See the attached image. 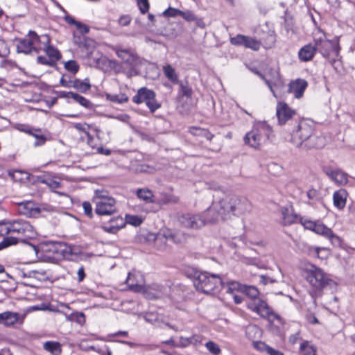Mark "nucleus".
<instances>
[{"instance_id":"obj_15","label":"nucleus","mask_w":355,"mask_h":355,"mask_svg":"<svg viewBox=\"0 0 355 355\" xmlns=\"http://www.w3.org/2000/svg\"><path fill=\"white\" fill-rule=\"evenodd\" d=\"M323 171L338 186H345L348 183L349 175L339 168L325 166L323 168Z\"/></svg>"},{"instance_id":"obj_61","label":"nucleus","mask_w":355,"mask_h":355,"mask_svg":"<svg viewBox=\"0 0 355 355\" xmlns=\"http://www.w3.org/2000/svg\"><path fill=\"white\" fill-rule=\"evenodd\" d=\"M83 207L84 209L85 214L88 216L89 218L92 217V207L90 202H84L83 203Z\"/></svg>"},{"instance_id":"obj_11","label":"nucleus","mask_w":355,"mask_h":355,"mask_svg":"<svg viewBox=\"0 0 355 355\" xmlns=\"http://www.w3.org/2000/svg\"><path fill=\"white\" fill-rule=\"evenodd\" d=\"M205 218L206 224L218 222L228 218L225 209L223 200L212 202L211 206L202 215Z\"/></svg>"},{"instance_id":"obj_40","label":"nucleus","mask_w":355,"mask_h":355,"mask_svg":"<svg viewBox=\"0 0 355 355\" xmlns=\"http://www.w3.org/2000/svg\"><path fill=\"white\" fill-rule=\"evenodd\" d=\"M242 292L250 297V300L259 299V292L257 288L252 286L244 285L242 287Z\"/></svg>"},{"instance_id":"obj_57","label":"nucleus","mask_w":355,"mask_h":355,"mask_svg":"<svg viewBox=\"0 0 355 355\" xmlns=\"http://www.w3.org/2000/svg\"><path fill=\"white\" fill-rule=\"evenodd\" d=\"M71 80L68 75L64 74L61 77L60 83L62 87L71 88Z\"/></svg>"},{"instance_id":"obj_53","label":"nucleus","mask_w":355,"mask_h":355,"mask_svg":"<svg viewBox=\"0 0 355 355\" xmlns=\"http://www.w3.org/2000/svg\"><path fill=\"white\" fill-rule=\"evenodd\" d=\"M253 347L258 351L261 352H266L267 354L268 349L269 348V345H266L264 342L262 341H254L252 343Z\"/></svg>"},{"instance_id":"obj_3","label":"nucleus","mask_w":355,"mask_h":355,"mask_svg":"<svg viewBox=\"0 0 355 355\" xmlns=\"http://www.w3.org/2000/svg\"><path fill=\"white\" fill-rule=\"evenodd\" d=\"M313 40L315 51H318L324 58L329 60L330 64L334 67L336 61L341 57L340 51V37H336L330 40L327 38L325 33L320 28H316L313 33Z\"/></svg>"},{"instance_id":"obj_13","label":"nucleus","mask_w":355,"mask_h":355,"mask_svg":"<svg viewBox=\"0 0 355 355\" xmlns=\"http://www.w3.org/2000/svg\"><path fill=\"white\" fill-rule=\"evenodd\" d=\"M128 289L135 293H142L146 285L143 274L136 270L130 271L125 280Z\"/></svg>"},{"instance_id":"obj_18","label":"nucleus","mask_w":355,"mask_h":355,"mask_svg":"<svg viewBox=\"0 0 355 355\" xmlns=\"http://www.w3.org/2000/svg\"><path fill=\"white\" fill-rule=\"evenodd\" d=\"M308 86L307 82L304 79H296L288 85V92L293 94L296 98L303 96L305 89Z\"/></svg>"},{"instance_id":"obj_42","label":"nucleus","mask_w":355,"mask_h":355,"mask_svg":"<svg viewBox=\"0 0 355 355\" xmlns=\"http://www.w3.org/2000/svg\"><path fill=\"white\" fill-rule=\"evenodd\" d=\"M41 182L46 184L53 191L60 188L62 186L61 182L55 178H45Z\"/></svg>"},{"instance_id":"obj_45","label":"nucleus","mask_w":355,"mask_h":355,"mask_svg":"<svg viewBox=\"0 0 355 355\" xmlns=\"http://www.w3.org/2000/svg\"><path fill=\"white\" fill-rule=\"evenodd\" d=\"M197 341V336H192L190 338L180 337L178 345L182 347H185L189 346L190 344Z\"/></svg>"},{"instance_id":"obj_50","label":"nucleus","mask_w":355,"mask_h":355,"mask_svg":"<svg viewBox=\"0 0 355 355\" xmlns=\"http://www.w3.org/2000/svg\"><path fill=\"white\" fill-rule=\"evenodd\" d=\"M146 105L152 113H154L161 107V104L156 100V96H153L152 99L150 98V100L148 101Z\"/></svg>"},{"instance_id":"obj_16","label":"nucleus","mask_w":355,"mask_h":355,"mask_svg":"<svg viewBox=\"0 0 355 355\" xmlns=\"http://www.w3.org/2000/svg\"><path fill=\"white\" fill-rule=\"evenodd\" d=\"M295 114V110L290 107L286 103L282 101L277 103L276 107V116L279 125H284L286 122L291 120Z\"/></svg>"},{"instance_id":"obj_34","label":"nucleus","mask_w":355,"mask_h":355,"mask_svg":"<svg viewBox=\"0 0 355 355\" xmlns=\"http://www.w3.org/2000/svg\"><path fill=\"white\" fill-rule=\"evenodd\" d=\"M163 72L167 79L173 84L178 83V76L175 69L170 64H166L163 67Z\"/></svg>"},{"instance_id":"obj_30","label":"nucleus","mask_w":355,"mask_h":355,"mask_svg":"<svg viewBox=\"0 0 355 355\" xmlns=\"http://www.w3.org/2000/svg\"><path fill=\"white\" fill-rule=\"evenodd\" d=\"M300 355H317V347L306 340H302L299 347Z\"/></svg>"},{"instance_id":"obj_36","label":"nucleus","mask_w":355,"mask_h":355,"mask_svg":"<svg viewBox=\"0 0 355 355\" xmlns=\"http://www.w3.org/2000/svg\"><path fill=\"white\" fill-rule=\"evenodd\" d=\"M189 132L195 136L203 137L209 141L214 137L213 134L207 130L201 128L191 127L189 128Z\"/></svg>"},{"instance_id":"obj_48","label":"nucleus","mask_w":355,"mask_h":355,"mask_svg":"<svg viewBox=\"0 0 355 355\" xmlns=\"http://www.w3.org/2000/svg\"><path fill=\"white\" fill-rule=\"evenodd\" d=\"M107 98L112 102H116V103H125L128 101V98L124 94H122L121 96L116 95V94H115V95L107 94Z\"/></svg>"},{"instance_id":"obj_33","label":"nucleus","mask_w":355,"mask_h":355,"mask_svg":"<svg viewBox=\"0 0 355 355\" xmlns=\"http://www.w3.org/2000/svg\"><path fill=\"white\" fill-rule=\"evenodd\" d=\"M281 213L282 216V223L284 225H291L295 223L297 219L296 215L288 208L282 207L281 209Z\"/></svg>"},{"instance_id":"obj_8","label":"nucleus","mask_w":355,"mask_h":355,"mask_svg":"<svg viewBox=\"0 0 355 355\" xmlns=\"http://www.w3.org/2000/svg\"><path fill=\"white\" fill-rule=\"evenodd\" d=\"M227 217L231 215L240 216L248 211L250 207L249 201L245 198L238 196H226L223 198Z\"/></svg>"},{"instance_id":"obj_1","label":"nucleus","mask_w":355,"mask_h":355,"mask_svg":"<svg viewBox=\"0 0 355 355\" xmlns=\"http://www.w3.org/2000/svg\"><path fill=\"white\" fill-rule=\"evenodd\" d=\"M37 236L33 226L27 220L16 219L0 222V236L3 239L0 242V250L18 243L23 238L34 239Z\"/></svg>"},{"instance_id":"obj_59","label":"nucleus","mask_w":355,"mask_h":355,"mask_svg":"<svg viewBox=\"0 0 355 355\" xmlns=\"http://www.w3.org/2000/svg\"><path fill=\"white\" fill-rule=\"evenodd\" d=\"M76 27L80 31L81 35L87 33L89 31V27L87 25L84 24L80 21H78L77 24L76 25Z\"/></svg>"},{"instance_id":"obj_10","label":"nucleus","mask_w":355,"mask_h":355,"mask_svg":"<svg viewBox=\"0 0 355 355\" xmlns=\"http://www.w3.org/2000/svg\"><path fill=\"white\" fill-rule=\"evenodd\" d=\"M94 201L96 204L95 211L98 215H111L116 211L115 200L103 192L96 191Z\"/></svg>"},{"instance_id":"obj_22","label":"nucleus","mask_w":355,"mask_h":355,"mask_svg":"<svg viewBox=\"0 0 355 355\" xmlns=\"http://www.w3.org/2000/svg\"><path fill=\"white\" fill-rule=\"evenodd\" d=\"M32 42L34 53H38L40 51H44L48 44H50V38L46 35H38L35 32L32 31Z\"/></svg>"},{"instance_id":"obj_55","label":"nucleus","mask_w":355,"mask_h":355,"mask_svg":"<svg viewBox=\"0 0 355 355\" xmlns=\"http://www.w3.org/2000/svg\"><path fill=\"white\" fill-rule=\"evenodd\" d=\"M137 5L142 14L146 13L149 10L148 0H137Z\"/></svg>"},{"instance_id":"obj_44","label":"nucleus","mask_w":355,"mask_h":355,"mask_svg":"<svg viewBox=\"0 0 355 355\" xmlns=\"http://www.w3.org/2000/svg\"><path fill=\"white\" fill-rule=\"evenodd\" d=\"M64 68L73 74H76L79 70V65L74 60H69L65 62Z\"/></svg>"},{"instance_id":"obj_52","label":"nucleus","mask_w":355,"mask_h":355,"mask_svg":"<svg viewBox=\"0 0 355 355\" xmlns=\"http://www.w3.org/2000/svg\"><path fill=\"white\" fill-rule=\"evenodd\" d=\"M91 88L89 80L85 78L83 80H80L76 89L81 92H86Z\"/></svg>"},{"instance_id":"obj_39","label":"nucleus","mask_w":355,"mask_h":355,"mask_svg":"<svg viewBox=\"0 0 355 355\" xmlns=\"http://www.w3.org/2000/svg\"><path fill=\"white\" fill-rule=\"evenodd\" d=\"M73 42L79 47H84L88 49V47L94 42L93 40L85 37L84 35H76L73 34Z\"/></svg>"},{"instance_id":"obj_62","label":"nucleus","mask_w":355,"mask_h":355,"mask_svg":"<svg viewBox=\"0 0 355 355\" xmlns=\"http://www.w3.org/2000/svg\"><path fill=\"white\" fill-rule=\"evenodd\" d=\"M131 21V17L126 15H122L118 20L119 24L122 26H128Z\"/></svg>"},{"instance_id":"obj_43","label":"nucleus","mask_w":355,"mask_h":355,"mask_svg":"<svg viewBox=\"0 0 355 355\" xmlns=\"http://www.w3.org/2000/svg\"><path fill=\"white\" fill-rule=\"evenodd\" d=\"M246 35L238 34L234 37L230 39V43L235 46H245Z\"/></svg>"},{"instance_id":"obj_21","label":"nucleus","mask_w":355,"mask_h":355,"mask_svg":"<svg viewBox=\"0 0 355 355\" xmlns=\"http://www.w3.org/2000/svg\"><path fill=\"white\" fill-rule=\"evenodd\" d=\"M166 288L162 286L153 284L152 285L146 286L143 292L144 296L150 300L157 299L162 297L166 293Z\"/></svg>"},{"instance_id":"obj_19","label":"nucleus","mask_w":355,"mask_h":355,"mask_svg":"<svg viewBox=\"0 0 355 355\" xmlns=\"http://www.w3.org/2000/svg\"><path fill=\"white\" fill-rule=\"evenodd\" d=\"M32 31H29L28 35L24 38L15 40L17 51L18 53H23L24 54H29L33 53V42H32Z\"/></svg>"},{"instance_id":"obj_17","label":"nucleus","mask_w":355,"mask_h":355,"mask_svg":"<svg viewBox=\"0 0 355 355\" xmlns=\"http://www.w3.org/2000/svg\"><path fill=\"white\" fill-rule=\"evenodd\" d=\"M24 317L17 312L5 311L0 313V324L6 327H12L16 324H22Z\"/></svg>"},{"instance_id":"obj_20","label":"nucleus","mask_w":355,"mask_h":355,"mask_svg":"<svg viewBox=\"0 0 355 355\" xmlns=\"http://www.w3.org/2000/svg\"><path fill=\"white\" fill-rule=\"evenodd\" d=\"M17 205L19 213L28 217H35L40 213V209L33 201L21 202Z\"/></svg>"},{"instance_id":"obj_25","label":"nucleus","mask_w":355,"mask_h":355,"mask_svg":"<svg viewBox=\"0 0 355 355\" xmlns=\"http://www.w3.org/2000/svg\"><path fill=\"white\" fill-rule=\"evenodd\" d=\"M134 193L137 198L145 204H153L155 202V196L153 191L147 187L137 189Z\"/></svg>"},{"instance_id":"obj_9","label":"nucleus","mask_w":355,"mask_h":355,"mask_svg":"<svg viewBox=\"0 0 355 355\" xmlns=\"http://www.w3.org/2000/svg\"><path fill=\"white\" fill-rule=\"evenodd\" d=\"M247 307L261 318L267 319L269 321L272 322L280 320V316L269 306L265 300L261 298L249 300L247 302Z\"/></svg>"},{"instance_id":"obj_7","label":"nucleus","mask_w":355,"mask_h":355,"mask_svg":"<svg viewBox=\"0 0 355 355\" xmlns=\"http://www.w3.org/2000/svg\"><path fill=\"white\" fill-rule=\"evenodd\" d=\"M300 223L305 229L328 239L333 245L340 244V237L336 235L331 229L327 227L322 222L302 218H300Z\"/></svg>"},{"instance_id":"obj_28","label":"nucleus","mask_w":355,"mask_h":355,"mask_svg":"<svg viewBox=\"0 0 355 355\" xmlns=\"http://www.w3.org/2000/svg\"><path fill=\"white\" fill-rule=\"evenodd\" d=\"M270 78L266 80V84L270 88L274 96L277 97L272 87L274 86H278L282 85V80L279 74V72L277 69H270L269 71Z\"/></svg>"},{"instance_id":"obj_26","label":"nucleus","mask_w":355,"mask_h":355,"mask_svg":"<svg viewBox=\"0 0 355 355\" xmlns=\"http://www.w3.org/2000/svg\"><path fill=\"white\" fill-rule=\"evenodd\" d=\"M347 196L348 193L344 189H340L336 191L333 194L334 205L338 209H343L346 205Z\"/></svg>"},{"instance_id":"obj_60","label":"nucleus","mask_w":355,"mask_h":355,"mask_svg":"<svg viewBox=\"0 0 355 355\" xmlns=\"http://www.w3.org/2000/svg\"><path fill=\"white\" fill-rule=\"evenodd\" d=\"M302 338H300V331H297L295 334H291L289 337H288V342L291 344V345H295L296 344L299 340H301L302 341Z\"/></svg>"},{"instance_id":"obj_46","label":"nucleus","mask_w":355,"mask_h":355,"mask_svg":"<svg viewBox=\"0 0 355 355\" xmlns=\"http://www.w3.org/2000/svg\"><path fill=\"white\" fill-rule=\"evenodd\" d=\"M207 349L214 355H218L220 352L219 346L213 341H209L205 344Z\"/></svg>"},{"instance_id":"obj_51","label":"nucleus","mask_w":355,"mask_h":355,"mask_svg":"<svg viewBox=\"0 0 355 355\" xmlns=\"http://www.w3.org/2000/svg\"><path fill=\"white\" fill-rule=\"evenodd\" d=\"M180 16L182 17L185 21L191 22L193 21L196 19V15L193 11L187 10H181Z\"/></svg>"},{"instance_id":"obj_2","label":"nucleus","mask_w":355,"mask_h":355,"mask_svg":"<svg viewBox=\"0 0 355 355\" xmlns=\"http://www.w3.org/2000/svg\"><path fill=\"white\" fill-rule=\"evenodd\" d=\"M314 123L309 119L299 121L297 128L291 134V141L297 147L320 148L324 145L322 137L313 135Z\"/></svg>"},{"instance_id":"obj_35","label":"nucleus","mask_w":355,"mask_h":355,"mask_svg":"<svg viewBox=\"0 0 355 355\" xmlns=\"http://www.w3.org/2000/svg\"><path fill=\"white\" fill-rule=\"evenodd\" d=\"M67 95V96H71V98H73L75 101H76L80 105L83 106L85 108H91L92 106V103L88 99L76 93L68 92Z\"/></svg>"},{"instance_id":"obj_12","label":"nucleus","mask_w":355,"mask_h":355,"mask_svg":"<svg viewBox=\"0 0 355 355\" xmlns=\"http://www.w3.org/2000/svg\"><path fill=\"white\" fill-rule=\"evenodd\" d=\"M178 221L182 227L190 230H198L206 225L205 218L202 215L191 213L180 214Z\"/></svg>"},{"instance_id":"obj_38","label":"nucleus","mask_w":355,"mask_h":355,"mask_svg":"<svg viewBox=\"0 0 355 355\" xmlns=\"http://www.w3.org/2000/svg\"><path fill=\"white\" fill-rule=\"evenodd\" d=\"M31 136L35 137L36 139L34 143V146L36 147L44 145L47 140L46 135L43 133L40 129L35 128L34 131H33Z\"/></svg>"},{"instance_id":"obj_29","label":"nucleus","mask_w":355,"mask_h":355,"mask_svg":"<svg viewBox=\"0 0 355 355\" xmlns=\"http://www.w3.org/2000/svg\"><path fill=\"white\" fill-rule=\"evenodd\" d=\"M315 53V46L309 44L300 49L298 52V57L301 61L308 62L313 58Z\"/></svg>"},{"instance_id":"obj_63","label":"nucleus","mask_w":355,"mask_h":355,"mask_svg":"<svg viewBox=\"0 0 355 355\" xmlns=\"http://www.w3.org/2000/svg\"><path fill=\"white\" fill-rule=\"evenodd\" d=\"M37 62L42 64H44V65H47V66H53L55 64L53 62H51V60L49 58V57L46 58L44 56L40 55V56L37 57Z\"/></svg>"},{"instance_id":"obj_5","label":"nucleus","mask_w":355,"mask_h":355,"mask_svg":"<svg viewBox=\"0 0 355 355\" xmlns=\"http://www.w3.org/2000/svg\"><path fill=\"white\" fill-rule=\"evenodd\" d=\"M306 280L312 288L309 293L313 298L320 294L322 290L331 282L321 268L312 264L306 269Z\"/></svg>"},{"instance_id":"obj_37","label":"nucleus","mask_w":355,"mask_h":355,"mask_svg":"<svg viewBox=\"0 0 355 355\" xmlns=\"http://www.w3.org/2000/svg\"><path fill=\"white\" fill-rule=\"evenodd\" d=\"M49 58L51 60V62H53L54 64L60 60L61 55L58 50L49 44L47 45V46L45 48L44 51Z\"/></svg>"},{"instance_id":"obj_47","label":"nucleus","mask_w":355,"mask_h":355,"mask_svg":"<svg viewBox=\"0 0 355 355\" xmlns=\"http://www.w3.org/2000/svg\"><path fill=\"white\" fill-rule=\"evenodd\" d=\"M125 222L134 226H139L141 224L142 220L140 217L135 215H126Z\"/></svg>"},{"instance_id":"obj_41","label":"nucleus","mask_w":355,"mask_h":355,"mask_svg":"<svg viewBox=\"0 0 355 355\" xmlns=\"http://www.w3.org/2000/svg\"><path fill=\"white\" fill-rule=\"evenodd\" d=\"M261 42L254 37H246L245 47L253 51H259L261 48Z\"/></svg>"},{"instance_id":"obj_54","label":"nucleus","mask_w":355,"mask_h":355,"mask_svg":"<svg viewBox=\"0 0 355 355\" xmlns=\"http://www.w3.org/2000/svg\"><path fill=\"white\" fill-rule=\"evenodd\" d=\"M243 285H241L238 282H230L227 284V292L232 293L234 291H241Z\"/></svg>"},{"instance_id":"obj_24","label":"nucleus","mask_w":355,"mask_h":355,"mask_svg":"<svg viewBox=\"0 0 355 355\" xmlns=\"http://www.w3.org/2000/svg\"><path fill=\"white\" fill-rule=\"evenodd\" d=\"M153 96H156L155 92L144 87L138 89L137 94L132 97V101L136 104H141L142 103L146 104Z\"/></svg>"},{"instance_id":"obj_6","label":"nucleus","mask_w":355,"mask_h":355,"mask_svg":"<svg viewBox=\"0 0 355 355\" xmlns=\"http://www.w3.org/2000/svg\"><path fill=\"white\" fill-rule=\"evenodd\" d=\"M193 284L198 291L209 294L218 291L223 282L220 277L217 275L201 272L194 279Z\"/></svg>"},{"instance_id":"obj_31","label":"nucleus","mask_w":355,"mask_h":355,"mask_svg":"<svg viewBox=\"0 0 355 355\" xmlns=\"http://www.w3.org/2000/svg\"><path fill=\"white\" fill-rule=\"evenodd\" d=\"M277 35L273 30H269L266 36L261 37V45L266 49H270L275 46Z\"/></svg>"},{"instance_id":"obj_64","label":"nucleus","mask_w":355,"mask_h":355,"mask_svg":"<svg viewBox=\"0 0 355 355\" xmlns=\"http://www.w3.org/2000/svg\"><path fill=\"white\" fill-rule=\"evenodd\" d=\"M73 317L75 321L81 325L85 322V315L83 313H78L75 314Z\"/></svg>"},{"instance_id":"obj_58","label":"nucleus","mask_w":355,"mask_h":355,"mask_svg":"<svg viewBox=\"0 0 355 355\" xmlns=\"http://www.w3.org/2000/svg\"><path fill=\"white\" fill-rule=\"evenodd\" d=\"M155 168L152 166H150L147 164H140L137 168V171L140 173H153L154 171Z\"/></svg>"},{"instance_id":"obj_27","label":"nucleus","mask_w":355,"mask_h":355,"mask_svg":"<svg viewBox=\"0 0 355 355\" xmlns=\"http://www.w3.org/2000/svg\"><path fill=\"white\" fill-rule=\"evenodd\" d=\"M164 240H171L175 243L182 242L181 239L179 237V234L173 232L172 230L168 229L161 230L155 239V242L157 243L159 241H163Z\"/></svg>"},{"instance_id":"obj_4","label":"nucleus","mask_w":355,"mask_h":355,"mask_svg":"<svg viewBox=\"0 0 355 355\" xmlns=\"http://www.w3.org/2000/svg\"><path fill=\"white\" fill-rule=\"evenodd\" d=\"M273 136L272 128L263 121L256 123L243 138L245 144L254 149L260 148Z\"/></svg>"},{"instance_id":"obj_32","label":"nucleus","mask_w":355,"mask_h":355,"mask_svg":"<svg viewBox=\"0 0 355 355\" xmlns=\"http://www.w3.org/2000/svg\"><path fill=\"white\" fill-rule=\"evenodd\" d=\"M43 348L52 355H60L62 354V345L56 341H46L43 344Z\"/></svg>"},{"instance_id":"obj_49","label":"nucleus","mask_w":355,"mask_h":355,"mask_svg":"<svg viewBox=\"0 0 355 355\" xmlns=\"http://www.w3.org/2000/svg\"><path fill=\"white\" fill-rule=\"evenodd\" d=\"M180 11L181 10L178 8L169 7L162 12V15L165 17H175L180 16Z\"/></svg>"},{"instance_id":"obj_23","label":"nucleus","mask_w":355,"mask_h":355,"mask_svg":"<svg viewBox=\"0 0 355 355\" xmlns=\"http://www.w3.org/2000/svg\"><path fill=\"white\" fill-rule=\"evenodd\" d=\"M125 221L121 216L112 218L108 223L102 224V229L108 233L115 234L125 226Z\"/></svg>"},{"instance_id":"obj_14","label":"nucleus","mask_w":355,"mask_h":355,"mask_svg":"<svg viewBox=\"0 0 355 355\" xmlns=\"http://www.w3.org/2000/svg\"><path fill=\"white\" fill-rule=\"evenodd\" d=\"M119 58L130 67H135L139 62V58L137 53L130 49H123L119 46H112Z\"/></svg>"},{"instance_id":"obj_56","label":"nucleus","mask_w":355,"mask_h":355,"mask_svg":"<svg viewBox=\"0 0 355 355\" xmlns=\"http://www.w3.org/2000/svg\"><path fill=\"white\" fill-rule=\"evenodd\" d=\"M9 53V48L3 40H0V56L5 57Z\"/></svg>"}]
</instances>
